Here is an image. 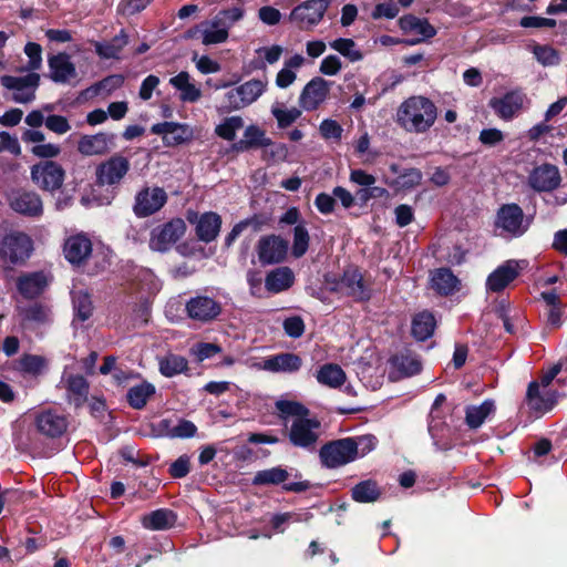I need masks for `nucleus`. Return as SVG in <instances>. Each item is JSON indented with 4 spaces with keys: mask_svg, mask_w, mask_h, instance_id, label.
<instances>
[{
    "mask_svg": "<svg viewBox=\"0 0 567 567\" xmlns=\"http://www.w3.org/2000/svg\"><path fill=\"white\" fill-rule=\"evenodd\" d=\"M288 250V243L279 236L270 235L261 237L257 245L259 261L262 265L281 262Z\"/></svg>",
    "mask_w": 567,
    "mask_h": 567,
    "instance_id": "f3484780",
    "label": "nucleus"
},
{
    "mask_svg": "<svg viewBox=\"0 0 567 567\" xmlns=\"http://www.w3.org/2000/svg\"><path fill=\"white\" fill-rule=\"evenodd\" d=\"M220 352H221V347L216 343H210V342L195 343L189 350V353L198 362H203L206 359H210Z\"/></svg>",
    "mask_w": 567,
    "mask_h": 567,
    "instance_id": "13d9d810",
    "label": "nucleus"
},
{
    "mask_svg": "<svg viewBox=\"0 0 567 567\" xmlns=\"http://www.w3.org/2000/svg\"><path fill=\"white\" fill-rule=\"evenodd\" d=\"M20 365L24 372L39 374L45 368L47 361L40 355L25 354L21 358Z\"/></svg>",
    "mask_w": 567,
    "mask_h": 567,
    "instance_id": "680f3d73",
    "label": "nucleus"
},
{
    "mask_svg": "<svg viewBox=\"0 0 567 567\" xmlns=\"http://www.w3.org/2000/svg\"><path fill=\"white\" fill-rule=\"evenodd\" d=\"M329 83L322 78H315L303 87L299 103L306 111L316 110L328 96Z\"/></svg>",
    "mask_w": 567,
    "mask_h": 567,
    "instance_id": "6ab92c4d",
    "label": "nucleus"
},
{
    "mask_svg": "<svg viewBox=\"0 0 567 567\" xmlns=\"http://www.w3.org/2000/svg\"><path fill=\"white\" fill-rule=\"evenodd\" d=\"M305 59L296 54L285 62L284 68L277 73L276 85L280 89L290 86L297 79L296 71L302 66Z\"/></svg>",
    "mask_w": 567,
    "mask_h": 567,
    "instance_id": "ea45409f",
    "label": "nucleus"
},
{
    "mask_svg": "<svg viewBox=\"0 0 567 567\" xmlns=\"http://www.w3.org/2000/svg\"><path fill=\"white\" fill-rule=\"evenodd\" d=\"M352 443L355 446V457H361L374 450L377 445V439L374 435L367 434L352 437Z\"/></svg>",
    "mask_w": 567,
    "mask_h": 567,
    "instance_id": "0e129e2a",
    "label": "nucleus"
},
{
    "mask_svg": "<svg viewBox=\"0 0 567 567\" xmlns=\"http://www.w3.org/2000/svg\"><path fill=\"white\" fill-rule=\"evenodd\" d=\"M534 54L543 65H556L560 60L558 51L549 45H536Z\"/></svg>",
    "mask_w": 567,
    "mask_h": 567,
    "instance_id": "052dcab7",
    "label": "nucleus"
},
{
    "mask_svg": "<svg viewBox=\"0 0 567 567\" xmlns=\"http://www.w3.org/2000/svg\"><path fill=\"white\" fill-rule=\"evenodd\" d=\"M221 227V217L214 212L202 214L196 220V235L199 240L210 243L219 234Z\"/></svg>",
    "mask_w": 567,
    "mask_h": 567,
    "instance_id": "cd10ccee",
    "label": "nucleus"
},
{
    "mask_svg": "<svg viewBox=\"0 0 567 567\" xmlns=\"http://www.w3.org/2000/svg\"><path fill=\"white\" fill-rule=\"evenodd\" d=\"M92 252V243L85 235H75L66 239L64 256L73 265H81Z\"/></svg>",
    "mask_w": 567,
    "mask_h": 567,
    "instance_id": "a878e982",
    "label": "nucleus"
},
{
    "mask_svg": "<svg viewBox=\"0 0 567 567\" xmlns=\"http://www.w3.org/2000/svg\"><path fill=\"white\" fill-rule=\"evenodd\" d=\"M127 44V34L122 30L111 41L94 42L95 52L101 59H120V54Z\"/></svg>",
    "mask_w": 567,
    "mask_h": 567,
    "instance_id": "e433bc0d",
    "label": "nucleus"
},
{
    "mask_svg": "<svg viewBox=\"0 0 567 567\" xmlns=\"http://www.w3.org/2000/svg\"><path fill=\"white\" fill-rule=\"evenodd\" d=\"M309 234L303 225H297L293 229L292 255L296 258L302 257L308 250Z\"/></svg>",
    "mask_w": 567,
    "mask_h": 567,
    "instance_id": "6e6d98bb",
    "label": "nucleus"
},
{
    "mask_svg": "<svg viewBox=\"0 0 567 567\" xmlns=\"http://www.w3.org/2000/svg\"><path fill=\"white\" fill-rule=\"evenodd\" d=\"M112 145L113 135L111 134L83 135L79 140L78 151L84 156L104 155L110 152Z\"/></svg>",
    "mask_w": 567,
    "mask_h": 567,
    "instance_id": "5701e85b",
    "label": "nucleus"
},
{
    "mask_svg": "<svg viewBox=\"0 0 567 567\" xmlns=\"http://www.w3.org/2000/svg\"><path fill=\"white\" fill-rule=\"evenodd\" d=\"M65 172L53 161H42L31 167V179L42 190L54 192L63 185Z\"/></svg>",
    "mask_w": 567,
    "mask_h": 567,
    "instance_id": "39448f33",
    "label": "nucleus"
},
{
    "mask_svg": "<svg viewBox=\"0 0 567 567\" xmlns=\"http://www.w3.org/2000/svg\"><path fill=\"white\" fill-rule=\"evenodd\" d=\"M159 371L166 378L183 373L188 368L186 358L179 354L168 353L158 361Z\"/></svg>",
    "mask_w": 567,
    "mask_h": 567,
    "instance_id": "c03bdc74",
    "label": "nucleus"
},
{
    "mask_svg": "<svg viewBox=\"0 0 567 567\" xmlns=\"http://www.w3.org/2000/svg\"><path fill=\"white\" fill-rule=\"evenodd\" d=\"M51 282V278L44 271H34L21 275L18 278L17 287L19 292L27 299L40 296Z\"/></svg>",
    "mask_w": 567,
    "mask_h": 567,
    "instance_id": "412c9836",
    "label": "nucleus"
},
{
    "mask_svg": "<svg viewBox=\"0 0 567 567\" xmlns=\"http://www.w3.org/2000/svg\"><path fill=\"white\" fill-rule=\"evenodd\" d=\"M380 496V489L374 481L360 482L352 488V498L359 503L375 502Z\"/></svg>",
    "mask_w": 567,
    "mask_h": 567,
    "instance_id": "de8ad7c7",
    "label": "nucleus"
},
{
    "mask_svg": "<svg viewBox=\"0 0 567 567\" xmlns=\"http://www.w3.org/2000/svg\"><path fill=\"white\" fill-rule=\"evenodd\" d=\"M320 422L308 415L293 419L289 429V440L297 447L313 449L320 436Z\"/></svg>",
    "mask_w": 567,
    "mask_h": 567,
    "instance_id": "6e6552de",
    "label": "nucleus"
},
{
    "mask_svg": "<svg viewBox=\"0 0 567 567\" xmlns=\"http://www.w3.org/2000/svg\"><path fill=\"white\" fill-rule=\"evenodd\" d=\"M243 126L244 121L240 116H231L216 127V134L224 140L233 141L236 137V132Z\"/></svg>",
    "mask_w": 567,
    "mask_h": 567,
    "instance_id": "5fc2aeb1",
    "label": "nucleus"
},
{
    "mask_svg": "<svg viewBox=\"0 0 567 567\" xmlns=\"http://www.w3.org/2000/svg\"><path fill=\"white\" fill-rule=\"evenodd\" d=\"M320 133L327 140H336L339 141L342 134L341 125L333 120H324L320 124Z\"/></svg>",
    "mask_w": 567,
    "mask_h": 567,
    "instance_id": "69168bd1",
    "label": "nucleus"
},
{
    "mask_svg": "<svg viewBox=\"0 0 567 567\" xmlns=\"http://www.w3.org/2000/svg\"><path fill=\"white\" fill-rule=\"evenodd\" d=\"M23 321L43 324L51 320V311L47 306L41 303H33L21 310Z\"/></svg>",
    "mask_w": 567,
    "mask_h": 567,
    "instance_id": "8fccbe9b",
    "label": "nucleus"
},
{
    "mask_svg": "<svg viewBox=\"0 0 567 567\" xmlns=\"http://www.w3.org/2000/svg\"><path fill=\"white\" fill-rule=\"evenodd\" d=\"M431 284L439 293L447 296L457 289L458 279L450 269L441 268L433 272Z\"/></svg>",
    "mask_w": 567,
    "mask_h": 567,
    "instance_id": "58836bf2",
    "label": "nucleus"
},
{
    "mask_svg": "<svg viewBox=\"0 0 567 567\" xmlns=\"http://www.w3.org/2000/svg\"><path fill=\"white\" fill-rule=\"evenodd\" d=\"M50 78L56 83H66L76 76L75 65L65 53L50 56L48 60Z\"/></svg>",
    "mask_w": 567,
    "mask_h": 567,
    "instance_id": "bb28decb",
    "label": "nucleus"
},
{
    "mask_svg": "<svg viewBox=\"0 0 567 567\" xmlns=\"http://www.w3.org/2000/svg\"><path fill=\"white\" fill-rule=\"evenodd\" d=\"M329 7L327 0H309L296 7L290 13V20L301 29L318 24Z\"/></svg>",
    "mask_w": 567,
    "mask_h": 567,
    "instance_id": "f8f14e48",
    "label": "nucleus"
},
{
    "mask_svg": "<svg viewBox=\"0 0 567 567\" xmlns=\"http://www.w3.org/2000/svg\"><path fill=\"white\" fill-rule=\"evenodd\" d=\"M68 399L75 408L82 406L87 400L89 383L82 375L70 374L65 379Z\"/></svg>",
    "mask_w": 567,
    "mask_h": 567,
    "instance_id": "2f4dec72",
    "label": "nucleus"
},
{
    "mask_svg": "<svg viewBox=\"0 0 567 567\" xmlns=\"http://www.w3.org/2000/svg\"><path fill=\"white\" fill-rule=\"evenodd\" d=\"M329 45L351 62H358L363 59L362 52L357 48L352 39L339 38L331 41Z\"/></svg>",
    "mask_w": 567,
    "mask_h": 567,
    "instance_id": "09e8293b",
    "label": "nucleus"
},
{
    "mask_svg": "<svg viewBox=\"0 0 567 567\" xmlns=\"http://www.w3.org/2000/svg\"><path fill=\"white\" fill-rule=\"evenodd\" d=\"M557 402V393L551 390L540 392L539 384L532 382L527 389V404L536 413L544 414L550 411Z\"/></svg>",
    "mask_w": 567,
    "mask_h": 567,
    "instance_id": "b1692460",
    "label": "nucleus"
},
{
    "mask_svg": "<svg viewBox=\"0 0 567 567\" xmlns=\"http://www.w3.org/2000/svg\"><path fill=\"white\" fill-rule=\"evenodd\" d=\"M45 126L48 130L56 134H65L71 130V125L66 117L62 115H50L45 118Z\"/></svg>",
    "mask_w": 567,
    "mask_h": 567,
    "instance_id": "338daca9",
    "label": "nucleus"
},
{
    "mask_svg": "<svg viewBox=\"0 0 567 567\" xmlns=\"http://www.w3.org/2000/svg\"><path fill=\"white\" fill-rule=\"evenodd\" d=\"M561 183V176L557 166L542 164L533 168L528 175V185L536 192H551Z\"/></svg>",
    "mask_w": 567,
    "mask_h": 567,
    "instance_id": "dca6fc26",
    "label": "nucleus"
},
{
    "mask_svg": "<svg viewBox=\"0 0 567 567\" xmlns=\"http://www.w3.org/2000/svg\"><path fill=\"white\" fill-rule=\"evenodd\" d=\"M187 316L196 321L209 322L221 312V305L214 298L198 295L186 302Z\"/></svg>",
    "mask_w": 567,
    "mask_h": 567,
    "instance_id": "2eb2a0df",
    "label": "nucleus"
},
{
    "mask_svg": "<svg viewBox=\"0 0 567 567\" xmlns=\"http://www.w3.org/2000/svg\"><path fill=\"white\" fill-rule=\"evenodd\" d=\"M66 420L63 415L47 411L38 415L37 429L43 435L56 437L66 430Z\"/></svg>",
    "mask_w": 567,
    "mask_h": 567,
    "instance_id": "c85d7f7f",
    "label": "nucleus"
},
{
    "mask_svg": "<svg viewBox=\"0 0 567 567\" xmlns=\"http://www.w3.org/2000/svg\"><path fill=\"white\" fill-rule=\"evenodd\" d=\"M524 266L525 261H517L514 259L505 261L487 277L486 290L489 292H499L504 290L518 277Z\"/></svg>",
    "mask_w": 567,
    "mask_h": 567,
    "instance_id": "4468645a",
    "label": "nucleus"
},
{
    "mask_svg": "<svg viewBox=\"0 0 567 567\" xmlns=\"http://www.w3.org/2000/svg\"><path fill=\"white\" fill-rule=\"evenodd\" d=\"M266 85L265 81L252 79L239 86L233 87L225 93L221 107L225 111L244 109L262 95Z\"/></svg>",
    "mask_w": 567,
    "mask_h": 567,
    "instance_id": "7ed1b4c3",
    "label": "nucleus"
},
{
    "mask_svg": "<svg viewBox=\"0 0 567 567\" xmlns=\"http://www.w3.org/2000/svg\"><path fill=\"white\" fill-rule=\"evenodd\" d=\"M175 522V513L166 508L156 509L142 518L143 526L152 530L171 528Z\"/></svg>",
    "mask_w": 567,
    "mask_h": 567,
    "instance_id": "c9c22d12",
    "label": "nucleus"
},
{
    "mask_svg": "<svg viewBox=\"0 0 567 567\" xmlns=\"http://www.w3.org/2000/svg\"><path fill=\"white\" fill-rule=\"evenodd\" d=\"M155 394V386L146 381L132 386L126 394L128 404L136 410L143 409Z\"/></svg>",
    "mask_w": 567,
    "mask_h": 567,
    "instance_id": "79ce46f5",
    "label": "nucleus"
},
{
    "mask_svg": "<svg viewBox=\"0 0 567 567\" xmlns=\"http://www.w3.org/2000/svg\"><path fill=\"white\" fill-rule=\"evenodd\" d=\"M302 359L295 353L284 352L264 359V371L271 373H295L300 370Z\"/></svg>",
    "mask_w": 567,
    "mask_h": 567,
    "instance_id": "4be33fe9",
    "label": "nucleus"
},
{
    "mask_svg": "<svg viewBox=\"0 0 567 567\" xmlns=\"http://www.w3.org/2000/svg\"><path fill=\"white\" fill-rule=\"evenodd\" d=\"M316 379L322 385L337 389L346 382L347 377L340 365L326 363L317 371Z\"/></svg>",
    "mask_w": 567,
    "mask_h": 567,
    "instance_id": "f704fd0d",
    "label": "nucleus"
},
{
    "mask_svg": "<svg viewBox=\"0 0 567 567\" xmlns=\"http://www.w3.org/2000/svg\"><path fill=\"white\" fill-rule=\"evenodd\" d=\"M393 365L404 377H411L421 371V362L419 358L411 353L395 355L393 358Z\"/></svg>",
    "mask_w": 567,
    "mask_h": 567,
    "instance_id": "3c124183",
    "label": "nucleus"
},
{
    "mask_svg": "<svg viewBox=\"0 0 567 567\" xmlns=\"http://www.w3.org/2000/svg\"><path fill=\"white\" fill-rule=\"evenodd\" d=\"M151 132L153 134L161 135L167 146L179 145L192 136V131L188 125L175 122L154 124L151 127Z\"/></svg>",
    "mask_w": 567,
    "mask_h": 567,
    "instance_id": "aec40b11",
    "label": "nucleus"
},
{
    "mask_svg": "<svg viewBox=\"0 0 567 567\" xmlns=\"http://www.w3.org/2000/svg\"><path fill=\"white\" fill-rule=\"evenodd\" d=\"M422 181V173L417 168L404 169L394 179H386V184L395 190H408L416 187Z\"/></svg>",
    "mask_w": 567,
    "mask_h": 567,
    "instance_id": "a18cd8bd",
    "label": "nucleus"
},
{
    "mask_svg": "<svg viewBox=\"0 0 567 567\" xmlns=\"http://www.w3.org/2000/svg\"><path fill=\"white\" fill-rule=\"evenodd\" d=\"M131 163L127 157L115 154L96 166V183L100 186H117L130 172Z\"/></svg>",
    "mask_w": 567,
    "mask_h": 567,
    "instance_id": "0eeeda50",
    "label": "nucleus"
},
{
    "mask_svg": "<svg viewBox=\"0 0 567 567\" xmlns=\"http://www.w3.org/2000/svg\"><path fill=\"white\" fill-rule=\"evenodd\" d=\"M526 95L520 91H512L503 96L491 99L488 105L502 120L508 121L516 116L524 107Z\"/></svg>",
    "mask_w": 567,
    "mask_h": 567,
    "instance_id": "a211bd4d",
    "label": "nucleus"
},
{
    "mask_svg": "<svg viewBox=\"0 0 567 567\" xmlns=\"http://www.w3.org/2000/svg\"><path fill=\"white\" fill-rule=\"evenodd\" d=\"M167 198L162 187H143L134 197L133 213L138 218L152 216L162 209Z\"/></svg>",
    "mask_w": 567,
    "mask_h": 567,
    "instance_id": "1a4fd4ad",
    "label": "nucleus"
},
{
    "mask_svg": "<svg viewBox=\"0 0 567 567\" xmlns=\"http://www.w3.org/2000/svg\"><path fill=\"white\" fill-rule=\"evenodd\" d=\"M229 25H223L218 17L210 23L203 24V43L206 45L225 42L228 38Z\"/></svg>",
    "mask_w": 567,
    "mask_h": 567,
    "instance_id": "37998d69",
    "label": "nucleus"
},
{
    "mask_svg": "<svg viewBox=\"0 0 567 567\" xmlns=\"http://www.w3.org/2000/svg\"><path fill=\"white\" fill-rule=\"evenodd\" d=\"M435 319L429 311H422L412 320V334L416 340L424 341L430 338L435 329Z\"/></svg>",
    "mask_w": 567,
    "mask_h": 567,
    "instance_id": "a19ab883",
    "label": "nucleus"
},
{
    "mask_svg": "<svg viewBox=\"0 0 567 567\" xmlns=\"http://www.w3.org/2000/svg\"><path fill=\"white\" fill-rule=\"evenodd\" d=\"M186 224L181 218L154 228L151 233L150 247L155 251H167L184 234Z\"/></svg>",
    "mask_w": 567,
    "mask_h": 567,
    "instance_id": "9d476101",
    "label": "nucleus"
},
{
    "mask_svg": "<svg viewBox=\"0 0 567 567\" xmlns=\"http://www.w3.org/2000/svg\"><path fill=\"white\" fill-rule=\"evenodd\" d=\"M495 410V402L489 399L478 405H470L465 411V422L470 429H478Z\"/></svg>",
    "mask_w": 567,
    "mask_h": 567,
    "instance_id": "473e14b6",
    "label": "nucleus"
},
{
    "mask_svg": "<svg viewBox=\"0 0 567 567\" xmlns=\"http://www.w3.org/2000/svg\"><path fill=\"white\" fill-rule=\"evenodd\" d=\"M32 238L20 230L0 235V262L6 268L24 265L33 252Z\"/></svg>",
    "mask_w": 567,
    "mask_h": 567,
    "instance_id": "f03ea898",
    "label": "nucleus"
},
{
    "mask_svg": "<svg viewBox=\"0 0 567 567\" xmlns=\"http://www.w3.org/2000/svg\"><path fill=\"white\" fill-rule=\"evenodd\" d=\"M76 317L85 321L92 315V301L87 293L78 292L73 298Z\"/></svg>",
    "mask_w": 567,
    "mask_h": 567,
    "instance_id": "bf43d9fd",
    "label": "nucleus"
},
{
    "mask_svg": "<svg viewBox=\"0 0 567 567\" xmlns=\"http://www.w3.org/2000/svg\"><path fill=\"white\" fill-rule=\"evenodd\" d=\"M271 113L277 120L279 127L281 128L288 127L301 115V111L297 107L282 109L278 105H274L271 107Z\"/></svg>",
    "mask_w": 567,
    "mask_h": 567,
    "instance_id": "4d7b16f0",
    "label": "nucleus"
},
{
    "mask_svg": "<svg viewBox=\"0 0 567 567\" xmlns=\"http://www.w3.org/2000/svg\"><path fill=\"white\" fill-rule=\"evenodd\" d=\"M320 458L328 468L340 467L353 462L357 457L352 437L336 440L323 445L320 450Z\"/></svg>",
    "mask_w": 567,
    "mask_h": 567,
    "instance_id": "423d86ee",
    "label": "nucleus"
},
{
    "mask_svg": "<svg viewBox=\"0 0 567 567\" xmlns=\"http://www.w3.org/2000/svg\"><path fill=\"white\" fill-rule=\"evenodd\" d=\"M157 429L162 435L179 439L193 437L197 431L196 425L188 420H179L177 424L171 420H161Z\"/></svg>",
    "mask_w": 567,
    "mask_h": 567,
    "instance_id": "7c9ffc66",
    "label": "nucleus"
},
{
    "mask_svg": "<svg viewBox=\"0 0 567 567\" xmlns=\"http://www.w3.org/2000/svg\"><path fill=\"white\" fill-rule=\"evenodd\" d=\"M0 83L11 92V97L16 103L27 104L35 99L40 75L35 72H28L22 76L2 75Z\"/></svg>",
    "mask_w": 567,
    "mask_h": 567,
    "instance_id": "20e7f679",
    "label": "nucleus"
},
{
    "mask_svg": "<svg viewBox=\"0 0 567 567\" xmlns=\"http://www.w3.org/2000/svg\"><path fill=\"white\" fill-rule=\"evenodd\" d=\"M339 288L355 300H367L370 298V291L358 269H347L339 282Z\"/></svg>",
    "mask_w": 567,
    "mask_h": 567,
    "instance_id": "393cba45",
    "label": "nucleus"
},
{
    "mask_svg": "<svg viewBox=\"0 0 567 567\" xmlns=\"http://www.w3.org/2000/svg\"><path fill=\"white\" fill-rule=\"evenodd\" d=\"M293 279V272L288 267H281L267 275L265 286L268 291L278 293L290 288Z\"/></svg>",
    "mask_w": 567,
    "mask_h": 567,
    "instance_id": "72a5a7b5",
    "label": "nucleus"
},
{
    "mask_svg": "<svg viewBox=\"0 0 567 567\" xmlns=\"http://www.w3.org/2000/svg\"><path fill=\"white\" fill-rule=\"evenodd\" d=\"M288 477L289 473L287 470L276 466L257 472L252 483L254 485H278L286 482Z\"/></svg>",
    "mask_w": 567,
    "mask_h": 567,
    "instance_id": "49530a36",
    "label": "nucleus"
},
{
    "mask_svg": "<svg viewBox=\"0 0 567 567\" xmlns=\"http://www.w3.org/2000/svg\"><path fill=\"white\" fill-rule=\"evenodd\" d=\"M495 226L501 230V235L509 237H519L527 230L523 209L516 204L503 205L498 209Z\"/></svg>",
    "mask_w": 567,
    "mask_h": 567,
    "instance_id": "9b49d317",
    "label": "nucleus"
},
{
    "mask_svg": "<svg viewBox=\"0 0 567 567\" xmlns=\"http://www.w3.org/2000/svg\"><path fill=\"white\" fill-rule=\"evenodd\" d=\"M437 109L427 97L414 95L406 99L398 109V124L410 133H425L435 123Z\"/></svg>",
    "mask_w": 567,
    "mask_h": 567,
    "instance_id": "f257e3e1",
    "label": "nucleus"
},
{
    "mask_svg": "<svg viewBox=\"0 0 567 567\" xmlns=\"http://www.w3.org/2000/svg\"><path fill=\"white\" fill-rule=\"evenodd\" d=\"M124 84V76L121 74L109 75L94 85L96 93L111 94Z\"/></svg>",
    "mask_w": 567,
    "mask_h": 567,
    "instance_id": "e2e57ef3",
    "label": "nucleus"
},
{
    "mask_svg": "<svg viewBox=\"0 0 567 567\" xmlns=\"http://www.w3.org/2000/svg\"><path fill=\"white\" fill-rule=\"evenodd\" d=\"M169 84L181 92L179 99L183 102L195 103L202 97V91L192 81L190 75L182 71L177 75L171 78Z\"/></svg>",
    "mask_w": 567,
    "mask_h": 567,
    "instance_id": "c756f323",
    "label": "nucleus"
},
{
    "mask_svg": "<svg viewBox=\"0 0 567 567\" xmlns=\"http://www.w3.org/2000/svg\"><path fill=\"white\" fill-rule=\"evenodd\" d=\"M24 53L29 58L28 64L22 68H17L16 70L21 72H34L39 70L42 65V49L40 44L34 42L27 43Z\"/></svg>",
    "mask_w": 567,
    "mask_h": 567,
    "instance_id": "603ef678",
    "label": "nucleus"
},
{
    "mask_svg": "<svg viewBox=\"0 0 567 567\" xmlns=\"http://www.w3.org/2000/svg\"><path fill=\"white\" fill-rule=\"evenodd\" d=\"M270 140L265 136V132L256 125H249L244 133V136L238 141L234 147L236 151L245 152L254 147L268 146Z\"/></svg>",
    "mask_w": 567,
    "mask_h": 567,
    "instance_id": "4c0bfd02",
    "label": "nucleus"
},
{
    "mask_svg": "<svg viewBox=\"0 0 567 567\" xmlns=\"http://www.w3.org/2000/svg\"><path fill=\"white\" fill-rule=\"evenodd\" d=\"M341 69L342 62L340 58L334 54H330L321 61L319 71L324 75L332 76L338 74Z\"/></svg>",
    "mask_w": 567,
    "mask_h": 567,
    "instance_id": "774afa93",
    "label": "nucleus"
},
{
    "mask_svg": "<svg viewBox=\"0 0 567 567\" xmlns=\"http://www.w3.org/2000/svg\"><path fill=\"white\" fill-rule=\"evenodd\" d=\"M9 206L16 213L28 217H39L43 213L42 199L33 190L18 189L12 192L9 196Z\"/></svg>",
    "mask_w": 567,
    "mask_h": 567,
    "instance_id": "ddd939ff",
    "label": "nucleus"
},
{
    "mask_svg": "<svg viewBox=\"0 0 567 567\" xmlns=\"http://www.w3.org/2000/svg\"><path fill=\"white\" fill-rule=\"evenodd\" d=\"M276 409L278 410L282 419H286L288 416H293V419H298L305 417L309 414L308 409H306L302 404L295 401H277Z\"/></svg>",
    "mask_w": 567,
    "mask_h": 567,
    "instance_id": "864d4df0",
    "label": "nucleus"
}]
</instances>
